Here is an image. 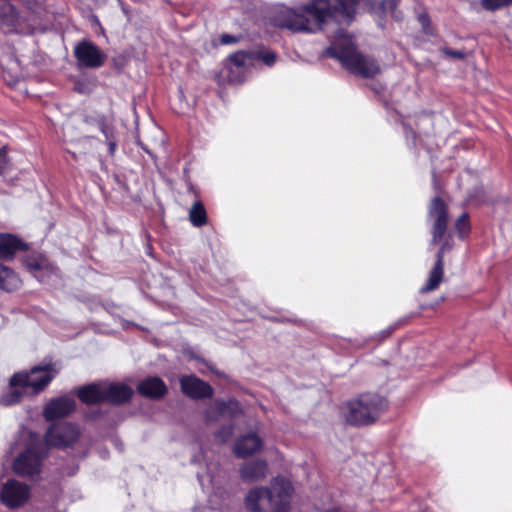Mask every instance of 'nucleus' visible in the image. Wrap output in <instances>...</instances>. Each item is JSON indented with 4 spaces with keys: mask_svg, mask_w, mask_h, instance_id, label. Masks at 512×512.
<instances>
[{
    "mask_svg": "<svg viewBox=\"0 0 512 512\" xmlns=\"http://www.w3.org/2000/svg\"><path fill=\"white\" fill-rule=\"evenodd\" d=\"M364 2H369L375 12L400 18L396 11L399 0H382L378 3L371 0H311L297 8L278 6L271 21L274 26L292 32L316 33L326 30L329 25L348 24Z\"/></svg>",
    "mask_w": 512,
    "mask_h": 512,
    "instance_id": "nucleus-1",
    "label": "nucleus"
},
{
    "mask_svg": "<svg viewBox=\"0 0 512 512\" xmlns=\"http://www.w3.org/2000/svg\"><path fill=\"white\" fill-rule=\"evenodd\" d=\"M23 5L18 12L11 4L0 7V27L6 32L33 34L44 31L49 23V12L44 0H20Z\"/></svg>",
    "mask_w": 512,
    "mask_h": 512,
    "instance_id": "nucleus-2",
    "label": "nucleus"
},
{
    "mask_svg": "<svg viewBox=\"0 0 512 512\" xmlns=\"http://www.w3.org/2000/svg\"><path fill=\"white\" fill-rule=\"evenodd\" d=\"M57 374L53 365L35 366L29 372L15 373L10 379V391L3 394L0 404L11 406L21 401L24 395H36L42 391Z\"/></svg>",
    "mask_w": 512,
    "mask_h": 512,
    "instance_id": "nucleus-3",
    "label": "nucleus"
},
{
    "mask_svg": "<svg viewBox=\"0 0 512 512\" xmlns=\"http://www.w3.org/2000/svg\"><path fill=\"white\" fill-rule=\"evenodd\" d=\"M327 54L338 59L352 73L362 77H374L380 72L377 62L358 53L352 37L342 30L336 33L333 43L327 49Z\"/></svg>",
    "mask_w": 512,
    "mask_h": 512,
    "instance_id": "nucleus-4",
    "label": "nucleus"
},
{
    "mask_svg": "<svg viewBox=\"0 0 512 512\" xmlns=\"http://www.w3.org/2000/svg\"><path fill=\"white\" fill-rule=\"evenodd\" d=\"M385 408V401L375 394H364L349 401L345 406V417L353 425L372 423Z\"/></svg>",
    "mask_w": 512,
    "mask_h": 512,
    "instance_id": "nucleus-5",
    "label": "nucleus"
},
{
    "mask_svg": "<svg viewBox=\"0 0 512 512\" xmlns=\"http://www.w3.org/2000/svg\"><path fill=\"white\" fill-rule=\"evenodd\" d=\"M29 443L14 461V471L20 476H33L40 471L41 460L45 454V448L41 443L40 436L28 433Z\"/></svg>",
    "mask_w": 512,
    "mask_h": 512,
    "instance_id": "nucleus-6",
    "label": "nucleus"
},
{
    "mask_svg": "<svg viewBox=\"0 0 512 512\" xmlns=\"http://www.w3.org/2000/svg\"><path fill=\"white\" fill-rule=\"evenodd\" d=\"M74 56L80 68H99L106 61V54L90 41H82L75 46Z\"/></svg>",
    "mask_w": 512,
    "mask_h": 512,
    "instance_id": "nucleus-7",
    "label": "nucleus"
},
{
    "mask_svg": "<svg viewBox=\"0 0 512 512\" xmlns=\"http://www.w3.org/2000/svg\"><path fill=\"white\" fill-rule=\"evenodd\" d=\"M79 429L70 423H59L51 426L45 435L48 445L64 448L78 440Z\"/></svg>",
    "mask_w": 512,
    "mask_h": 512,
    "instance_id": "nucleus-8",
    "label": "nucleus"
},
{
    "mask_svg": "<svg viewBox=\"0 0 512 512\" xmlns=\"http://www.w3.org/2000/svg\"><path fill=\"white\" fill-rule=\"evenodd\" d=\"M30 497V488L16 480L8 481L0 491L1 501L11 509L24 505Z\"/></svg>",
    "mask_w": 512,
    "mask_h": 512,
    "instance_id": "nucleus-9",
    "label": "nucleus"
},
{
    "mask_svg": "<svg viewBox=\"0 0 512 512\" xmlns=\"http://www.w3.org/2000/svg\"><path fill=\"white\" fill-rule=\"evenodd\" d=\"M429 217L434 220L432 228V243L439 242L446 232L447 211L445 204L439 197H435L429 208Z\"/></svg>",
    "mask_w": 512,
    "mask_h": 512,
    "instance_id": "nucleus-10",
    "label": "nucleus"
},
{
    "mask_svg": "<svg viewBox=\"0 0 512 512\" xmlns=\"http://www.w3.org/2000/svg\"><path fill=\"white\" fill-rule=\"evenodd\" d=\"M270 493H273L277 503H269L274 512H289V499L292 495L293 488L289 481L276 478L271 484L269 489Z\"/></svg>",
    "mask_w": 512,
    "mask_h": 512,
    "instance_id": "nucleus-11",
    "label": "nucleus"
},
{
    "mask_svg": "<svg viewBox=\"0 0 512 512\" xmlns=\"http://www.w3.org/2000/svg\"><path fill=\"white\" fill-rule=\"evenodd\" d=\"M450 249L448 242H445L437 253V261L428 275L426 284L421 287V293H427L436 290L443 280L444 275V254Z\"/></svg>",
    "mask_w": 512,
    "mask_h": 512,
    "instance_id": "nucleus-12",
    "label": "nucleus"
},
{
    "mask_svg": "<svg viewBox=\"0 0 512 512\" xmlns=\"http://www.w3.org/2000/svg\"><path fill=\"white\" fill-rule=\"evenodd\" d=\"M75 409V401L69 397H60L51 400L44 408L46 420H54L69 415Z\"/></svg>",
    "mask_w": 512,
    "mask_h": 512,
    "instance_id": "nucleus-13",
    "label": "nucleus"
},
{
    "mask_svg": "<svg viewBox=\"0 0 512 512\" xmlns=\"http://www.w3.org/2000/svg\"><path fill=\"white\" fill-rule=\"evenodd\" d=\"M263 445L262 439L256 433L238 437L234 444V453L238 458H246L258 452Z\"/></svg>",
    "mask_w": 512,
    "mask_h": 512,
    "instance_id": "nucleus-14",
    "label": "nucleus"
},
{
    "mask_svg": "<svg viewBox=\"0 0 512 512\" xmlns=\"http://www.w3.org/2000/svg\"><path fill=\"white\" fill-rule=\"evenodd\" d=\"M182 391L191 398H205L212 395V388L195 376H185L180 380Z\"/></svg>",
    "mask_w": 512,
    "mask_h": 512,
    "instance_id": "nucleus-15",
    "label": "nucleus"
},
{
    "mask_svg": "<svg viewBox=\"0 0 512 512\" xmlns=\"http://www.w3.org/2000/svg\"><path fill=\"white\" fill-rule=\"evenodd\" d=\"M241 413L240 405L235 400L228 402L216 401L206 411L207 421H216L222 417H236Z\"/></svg>",
    "mask_w": 512,
    "mask_h": 512,
    "instance_id": "nucleus-16",
    "label": "nucleus"
},
{
    "mask_svg": "<svg viewBox=\"0 0 512 512\" xmlns=\"http://www.w3.org/2000/svg\"><path fill=\"white\" fill-rule=\"evenodd\" d=\"M26 266L39 281H47L55 274V268L42 255L28 257L26 260Z\"/></svg>",
    "mask_w": 512,
    "mask_h": 512,
    "instance_id": "nucleus-17",
    "label": "nucleus"
},
{
    "mask_svg": "<svg viewBox=\"0 0 512 512\" xmlns=\"http://www.w3.org/2000/svg\"><path fill=\"white\" fill-rule=\"evenodd\" d=\"M264 502L277 503V500L268 488L263 487L251 489L245 499L246 508L251 512H261Z\"/></svg>",
    "mask_w": 512,
    "mask_h": 512,
    "instance_id": "nucleus-18",
    "label": "nucleus"
},
{
    "mask_svg": "<svg viewBox=\"0 0 512 512\" xmlns=\"http://www.w3.org/2000/svg\"><path fill=\"white\" fill-rule=\"evenodd\" d=\"M2 77L9 86L16 85L22 78V68L20 61L14 57H8L2 60Z\"/></svg>",
    "mask_w": 512,
    "mask_h": 512,
    "instance_id": "nucleus-19",
    "label": "nucleus"
},
{
    "mask_svg": "<svg viewBox=\"0 0 512 512\" xmlns=\"http://www.w3.org/2000/svg\"><path fill=\"white\" fill-rule=\"evenodd\" d=\"M137 389L141 395L153 399L164 396L167 391L165 383L158 377H149L143 380Z\"/></svg>",
    "mask_w": 512,
    "mask_h": 512,
    "instance_id": "nucleus-20",
    "label": "nucleus"
},
{
    "mask_svg": "<svg viewBox=\"0 0 512 512\" xmlns=\"http://www.w3.org/2000/svg\"><path fill=\"white\" fill-rule=\"evenodd\" d=\"M105 401L119 404L127 401L133 394V390L125 384L104 383Z\"/></svg>",
    "mask_w": 512,
    "mask_h": 512,
    "instance_id": "nucleus-21",
    "label": "nucleus"
},
{
    "mask_svg": "<svg viewBox=\"0 0 512 512\" xmlns=\"http://www.w3.org/2000/svg\"><path fill=\"white\" fill-rule=\"evenodd\" d=\"M25 249V244L11 234H0V259L10 260L19 250Z\"/></svg>",
    "mask_w": 512,
    "mask_h": 512,
    "instance_id": "nucleus-22",
    "label": "nucleus"
},
{
    "mask_svg": "<svg viewBox=\"0 0 512 512\" xmlns=\"http://www.w3.org/2000/svg\"><path fill=\"white\" fill-rule=\"evenodd\" d=\"M78 397L86 404H96L105 401L104 383H93L80 388Z\"/></svg>",
    "mask_w": 512,
    "mask_h": 512,
    "instance_id": "nucleus-23",
    "label": "nucleus"
},
{
    "mask_svg": "<svg viewBox=\"0 0 512 512\" xmlns=\"http://www.w3.org/2000/svg\"><path fill=\"white\" fill-rule=\"evenodd\" d=\"M241 477L245 481H259L267 475V463L265 461H253L241 468Z\"/></svg>",
    "mask_w": 512,
    "mask_h": 512,
    "instance_id": "nucleus-24",
    "label": "nucleus"
},
{
    "mask_svg": "<svg viewBox=\"0 0 512 512\" xmlns=\"http://www.w3.org/2000/svg\"><path fill=\"white\" fill-rule=\"evenodd\" d=\"M20 284L17 275L8 267L0 264V289L12 291Z\"/></svg>",
    "mask_w": 512,
    "mask_h": 512,
    "instance_id": "nucleus-25",
    "label": "nucleus"
},
{
    "mask_svg": "<svg viewBox=\"0 0 512 512\" xmlns=\"http://www.w3.org/2000/svg\"><path fill=\"white\" fill-rule=\"evenodd\" d=\"M189 218L196 227H201L206 223V211L201 202H196L190 209Z\"/></svg>",
    "mask_w": 512,
    "mask_h": 512,
    "instance_id": "nucleus-26",
    "label": "nucleus"
},
{
    "mask_svg": "<svg viewBox=\"0 0 512 512\" xmlns=\"http://www.w3.org/2000/svg\"><path fill=\"white\" fill-rule=\"evenodd\" d=\"M481 4L487 10H497L512 5V0H481Z\"/></svg>",
    "mask_w": 512,
    "mask_h": 512,
    "instance_id": "nucleus-27",
    "label": "nucleus"
},
{
    "mask_svg": "<svg viewBox=\"0 0 512 512\" xmlns=\"http://www.w3.org/2000/svg\"><path fill=\"white\" fill-rule=\"evenodd\" d=\"M99 127L104 136L106 137V140L114 138V129L112 126L111 118L101 120L99 123Z\"/></svg>",
    "mask_w": 512,
    "mask_h": 512,
    "instance_id": "nucleus-28",
    "label": "nucleus"
},
{
    "mask_svg": "<svg viewBox=\"0 0 512 512\" xmlns=\"http://www.w3.org/2000/svg\"><path fill=\"white\" fill-rule=\"evenodd\" d=\"M231 64L236 68H242L247 61V55L243 52H237L230 56L229 58Z\"/></svg>",
    "mask_w": 512,
    "mask_h": 512,
    "instance_id": "nucleus-29",
    "label": "nucleus"
},
{
    "mask_svg": "<svg viewBox=\"0 0 512 512\" xmlns=\"http://www.w3.org/2000/svg\"><path fill=\"white\" fill-rule=\"evenodd\" d=\"M456 227L459 231V234L461 237H464L467 233L469 226H468V216L466 214L461 215L456 223Z\"/></svg>",
    "mask_w": 512,
    "mask_h": 512,
    "instance_id": "nucleus-30",
    "label": "nucleus"
},
{
    "mask_svg": "<svg viewBox=\"0 0 512 512\" xmlns=\"http://www.w3.org/2000/svg\"><path fill=\"white\" fill-rule=\"evenodd\" d=\"M232 432H233L232 427H227V428L223 429L222 431L218 432L216 434V438L220 442H226L231 437Z\"/></svg>",
    "mask_w": 512,
    "mask_h": 512,
    "instance_id": "nucleus-31",
    "label": "nucleus"
},
{
    "mask_svg": "<svg viewBox=\"0 0 512 512\" xmlns=\"http://www.w3.org/2000/svg\"><path fill=\"white\" fill-rule=\"evenodd\" d=\"M261 59L262 61L266 64V65H272L274 64L275 62V59H276V55L273 53V52H267V53H264L262 56H261Z\"/></svg>",
    "mask_w": 512,
    "mask_h": 512,
    "instance_id": "nucleus-32",
    "label": "nucleus"
},
{
    "mask_svg": "<svg viewBox=\"0 0 512 512\" xmlns=\"http://www.w3.org/2000/svg\"><path fill=\"white\" fill-rule=\"evenodd\" d=\"M7 167V156L5 149H0V173H2Z\"/></svg>",
    "mask_w": 512,
    "mask_h": 512,
    "instance_id": "nucleus-33",
    "label": "nucleus"
},
{
    "mask_svg": "<svg viewBox=\"0 0 512 512\" xmlns=\"http://www.w3.org/2000/svg\"><path fill=\"white\" fill-rule=\"evenodd\" d=\"M222 44H231L236 42V39L232 35L225 34L221 37Z\"/></svg>",
    "mask_w": 512,
    "mask_h": 512,
    "instance_id": "nucleus-34",
    "label": "nucleus"
},
{
    "mask_svg": "<svg viewBox=\"0 0 512 512\" xmlns=\"http://www.w3.org/2000/svg\"><path fill=\"white\" fill-rule=\"evenodd\" d=\"M447 55L453 57V58H463L464 57V54L460 51H451V50H447L445 52Z\"/></svg>",
    "mask_w": 512,
    "mask_h": 512,
    "instance_id": "nucleus-35",
    "label": "nucleus"
},
{
    "mask_svg": "<svg viewBox=\"0 0 512 512\" xmlns=\"http://www.w3.org/2000/svg\"><path fill=\"white\" fill-rule=\"evenodd\" d=\"M109 151L111 154L115 152L116 149V142L114 141V138L107 140Z\"/></svg>",
    "mask_w": 512,
    "mask_h": 512,
    "instance_id": "nucleus-36",
    "label": "nucleus"
},
{
    "mask_svg": "<svg viewBox=\"0 0 512 512\" xmlns=\"http://www.w3.org/2000/svg\"><path fill=\"white\" fill-rule=\"evenodd\" d=\"M419 21L422 24L423 28L426 29V26L428 25V17L426 15L421 14L419 16Z\"/></svg>",
    "mask_w": 512,
    "mask_h": 512,
    "instance_id": "nucleus-37",
    "label": "nucleus"
},
{
    "mask_svg": "<svg viewBox=\"0 0 512 512\" xmlns=\"http://www.w3.org/2000/svg\"><path fill=\"white\" fill-rule=\"evenodd\" d=\"M325 512H344V511H342V510H340V509H338V508H332V509H328V510H327V511H325Z\"/></svg>",
    "mask_w": 512,
    "mask_h": 512,
    "instance_id": "nucleus-38",
    "label": "nucleus"
}]
</instances>
